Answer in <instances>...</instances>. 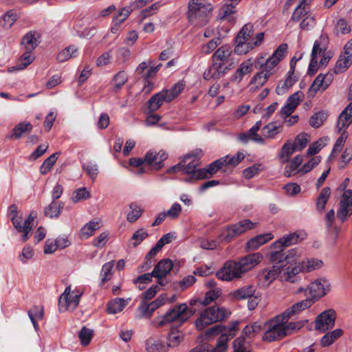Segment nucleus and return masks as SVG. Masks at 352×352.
Masks as SVG:
<instances>
[{
    "label": "nucleus",
    "instance_id": "nucleus-48",
    "mask_svg": "<svg viewBox=\"0 0 352 352\" xmlns=\"http://www.w3.org/2000/svg\"><path fill=\"white\" fill-rule=\"evenodd\" d=\"M327 118V113L323 111L314 113L309 120L310 125L314 128L320 127Z\"/></svg>",
    "mask_w": 352,
    "mask_h": 352
},
{
    "label": "nucleus",
    "instance_id": "nucleus-18",
    "mask_svg": "<svg viewBox=\"0 0 352 352\" xmlns=\"http://www.w3.org/2000/svg\"><path fill=\"white\" fill-rule=\"evenodd\" d=\"M164 102H170V98L166 95V93L162 91L154 94L147 102L148 112L153 113L157 111Z\"/></svg>",
    "mask_w": 352,
    "mask_h": 352
},
{
    "label": "nucleus",
    "instance_id": "nucleus-22",
    "mask_svg": "<svg viewBox=\"0 0 352 352\" xmlns=\"http://www.w3.org/2000/svg\"><path fill=\"white\" fill-rule=\"evenodd\" d=\"M32 129L33 126L30 122H21L13 128L12 134L7 138L19 140L23 135L30 133Z\"/></svg>",
    "mask_w": 352,
    "mask_h": 352
},
{
    "label": "nucleus",
    "instance_id": "nucleus-35",
    "mask_svg": "<svg viewBox=\"0 0 352 352\" xmlns=\"http://www.w3.org/2000/svg\"><path fill=\"white\" fill-rule=\"evenodd\" d=\"M253 33L254 30L252 24L247 23L242 28V29L238 33L237 36L235 38V42L245 43L253 36Z\"/></svg>",
    "mask_w": 352,
    "mask_h": 352
},
{
    "label": "nucleus",
    "instance_id": "nucleus-14",
    "mask_svg": "<svg viewBox=\"0 0 352 352\" xmlns=\"http://www.w3.org/2000/svg\"><path fill=\"white\" fill-rule=\"evenodd\" d=\"M226 159L221 157L219 160L214 161L212 163H211L204 168L197 169V179L209 178L210 177L215 174L218 170L222 169L223 167L226 166Z\"/></svg>",
    "mask_w": 352,
    "mask_h": 352
},
{
    "label": "nucleus",
    "instance_id": "nucleus-28",
    "mask_svg": "<svg viewBox=\"0 0 352 352\" xmlns=\"http://www.w3.org/2000/svg\"><path fill=\"white\" fill-rule=\"evenodd\" d=\"M146 350L147 352H166L168 346L161 340L151 338L146 341Z\"/></svg>",
    "mask_w": 352,
    "mask_h": 352
},
{
    "label": "nucleus",
    "instance_id": "nucleus-8",
    "mask_svg": "<svg viewBox=\"0 0 352 352\" xmlns=\"http://www.w3.org/2000/svg\"><path fill=\"white\" fill-rule=\"evenodd\" d=\"M336 318V311L333 309H328L318 315L315 320V328L322 332L332 329L335 325Z\"/></svg>",
    "mask_w": 352,
    "mask_h": 352
},
{
    "label": "nucleus",
    "instance_id": "nucleus-21",
    "mask_svg": "<svg viewBox=\"0 0 352 352\" xmlns=\"http://www.w3.org/2000/svg\"><path fill=\"white\" fill-rule=\"evenodd\" d=\"M173 267V261L169 258L160 261L153 269L155 278H165Z\"/></svg>",
    "mask_w": 352,
    "mask_h": 352
},
{
    "label": "nucleus",
    "instance_id": "nucleus-13",
    "mask_svg": "<svg viewBox=\"0 0 352 352\" xmlns=\"http://www.w3.org/2000/svg\"><path fill=\"white\" fill-rule=\"evenodd\" d=\"M348 99L351 102L342 111L338 118L336 126L338 132H340L343 128L348 127L352 123V84L349 87Z\"/></svg>",
    "mask_w": 352,
    "mask_h": 352
},
{
    "label": "nucleus",
    "instance_id": "nucleus-36",
    "mask_svg": "<svg viewBox=\"0 0 352 352\" xmlns=\"http://www.w3.org/2000/svg\"><path fill=\"white\" fill-rule=\"evenodd\" d=\"M282 272V265H273L270 270H263L259 276L263 277L265 280L272 282L278 276L281 277Z\"/></svg>",
    "mask_w": 352,
    "mask_h": 352
},
{
    "label": "nucleus",
    "instance_id": "nucleus-60",
    "mask_svg": "<svg viewBox=\"0 0 352 352\" xmlns=\"http://www.w3.org/2000/svg\"><path fill=\"white\" fill-rule=\"evenodd\" d=\"M239 229L241 234L248 230H253L256 228L257 223H254L250 219H245L235 223Z\"/></svg>",
    "mask_w": 352,
    "mask_h": 352
},
{
    "label": "nucleus",
    "instance_id": "nucleus-57",
    "mask_svg": "<svg viewBox=\"0 0 352 352\" xmlns=\"http://www.w3.org/2000/svg\"><path fill=\"white\" fill-rule=\"evenodd\" d=\"M153 277H155V274H154L153 270L151 273H145L138 276L135 279H134L133 283L135 284H140L138 287L140 290H142L144 289V286H141L140 285L151 283Z\"/></svg>",
    "mask_w": 352,
    "mask_h": 352
},
{
    "label": "nucleus",
    "instance_id": "nucleus-7",
    "mask_svg": "<svg viewBox=\"0 0 352 352\" xmlns=\"http://www.w3.org/2000/svg\"><path fill=\"white\" fill-rule=\"evenodd\" d=\"M280 318H277V316L274 319L268 321V329L263 336V340L267 342H273L280 340L285 337V333L283 331L281 324L287 321H281Z\"/></svg>",
    "mask_w": 352,
    "mask_h": 352
},
{
    "label": "nucleus",
    "instance_id": "nucleus-2",
    "mask_svg": "<svg viewBox=\"0 0 352 352\" xmlns=\"http://www.w3.org/2000/svg\"><path fill=\"white\" fill-rule=\"evenodd\" d=\"M212 10V5L208 0H190L187 13L189 22L197 27L206 25Z\"/></svg>",
    "mask_w": 352,
    "mask_h": 352
},
{
    "label": "nucleus",
    "instance_id": "nucleus-44",
    "mask_svg": "<svg viewBox=\"0 0 352 352\" xmlns=\"http://www.w3.org/2000/svg\"><path fill=\"white\" fill-rule=\"evenodd\" d=\"M60 153L56 152L52 154L43 162L40 168V173L41 175H46L52 169Z\"/></svg>",
    "mask_w": 352,
    "mask_h": 352
},
{
    "label": "nucleus",
    "instance_id": "nucleus-41",
    "mask_svg": "<svg viewBox=\"0 0 352 352\" xmlns=\"http://www.w3.org/2000/svg\"><path fill=\"white\" fill-rule=\"evenodd\" d=\"M35 215L31 212L24 221L23 226L21 225V229L19 230V232H22V241H26L29 239V233L31 232L33 226V221L35 218Z\"/></svg>",
    "mask_w": 352,
    "mask_h": 352
},
{
    "label": "nucleus",
    "instance_id": "nucleus-43",
    "mask_svg": "<svg viewBox=\"0 0 352 352\" xmlns=\"http://www.w3.org/2000/svg\"><path fill=\"white\" fill-rule=\"evenodd\" d=\"M273 74V72H265L262 69L261 72L256 73L250 81V84H255L256 88H259L264 85L268 78Z\"/></svg>",
    "mask_w": 352,
    "mask_h": 352
},
{
    "label": "nucleus",
    "instance_id": "nucleus-61",
    "mask_svg": "<svg viewBox=\"0 0 352 352\" xmlns=\"http://www.w3.org/2000/svg\"><path fill=\"white\" fill-rule=\"evenodd\" d=\"M323 262L322 260L318 258H311L307 260L305 265H302L303 270L306 272H311L317 269H320L322 267Z\"/></svg>",
    "mask_w": 352,
    "mask_h": 352
},
{
    "label": "nucleus",
    "instance_id": "nucleus-4",
    "mask_svg": "<svg viewBox=\"0 0 352 352\" xmlns=\"http://www.w3.org/2000/svg\"><path fill=\"white\" fill-rule=\"evenodd\" d=\"M231 312L229 309L219 306L206 308L195 320V325L198 330H202L208 325L228 318Z\"/></svg>",
    "mask_w": 352,
    "mask_h": 352
},
{
    "label": "nucleus",
    "instance_id": "nucleus-59",
    "mask_svg": "<svg viewBox=\"0 0 352 352\" xmlns=\"http://www.w3.org/2000/svg\"><path fill=\"white\" fill-rule=\"evenodd\" d=\"M321 161L320 156H316L312 157L309 160V161L305 163L298 170V173H301L302 174L307 173L312 170L316 165H318Z\"/></svg>",
    "mask_w": 352,
    "mask_h": 352
},
{
    "label": "nucleus",
    "instance_id": "nucleus-10",
    "mask_svg": "<svg viewBox=\"0 0 352 352\" xmlns=\"http://www.w3.org/2000/svg\"><path fill=\"white\" fill-rule=\"evenodd\" d=\"M168 153L163 150L158 152L154 150L148 151L144 156L146 165L158 170L164 166V161L168 158Z\"/></svg>",
    "mask_w": 352,
    "mask_h": 352
},
{
    "label": "nucleus",
    "instance_id": "nucleus-31",
    "mask_svg": "<svg viewBox=\"0 0 352 352\" xmlns=\"http://www.w3.org/2000/svg\"><path fill=\"white\" fill-rule=\"evenodd\" d=\"M126 305L127 302L124 298H116L108 302L107 305V311L109 314H115L122 311Z\"/></svg>",
    "mask_w": 352,
    "mask_h": 352
},
{
    "label": "nucleus",
    "instance_id": "nucleus-1",
    "mask_svg": "<svg viewBox=\"0 0 352 352\" xmlns=\"http://www.w3.org/2000/svg\"><path fill=\"white\" fill-rule=\"evenodd\" d=\"M263 259L260 253L248 254L238 261H227L224 266L216 273L217 277L222 280L230 281L239 278L241 275L258 265Z\"/></svg>",
    "mask_w": 352,
    "mask_h": 352
},
{
    "label": "nucleus",
    "instance_id": "nucleus-56",
    "mask_svg": "<svg viewBox=\"0 0 352 352\" xmlns=\"http://www.w3.org/2000/svg\"><path fill=\"white\" fill-rule=\"evenodd\" d=\"M131 211L127 214L126 219L130 223L135 222L142 214V210L135 203L130 204Z\"/></svg>",
    "mask_w": 352,
    "mask_h": 352
},
{
    "label": "nucleus",
    "instance_id": "nucleus-5",
    "mask_svg": "<svg viewBox=\"0 0 352 352\" xmlns=\"http://www.w3.org/2000/svg\"><path fill=\"white\" fill-rule=\"evenodd\" d=\"M229 298L232 300H243L248 299V307L253 310L261 301V294L256 292V287L253 285H244L237 289L231 292L228 294Z\"/></svg>",
    "mask_w": 352,
    "mask_h": 352
},
{
    "label": "nucleus",
    "instance_id": "nucleus-26",
    "mask_svg": "<svg viewBox=\"0 0 352 352\" xmlns=\"http://www.w3.org/2000/svg\"><path fill=\"white\" fill-rule=\"evenodd\" d=\"M296 146H294L291 140H287L282 146L279 153V159L282 164H285L289 161L290 157L296 151Z\"/></svg>",
    "mask_w": 352,
    "mask_h": 352
},
{
    "label": "nucleus",
    "instance_id": "nucleus-50",
    "mask_svg": "<svg viewBox=\"0 0 352 352\" xmlns=\"http://www.w3.org/2000/svg\"><path fill=\"white\" fill-rule=\"evenodd\" d=\"M185 85L182 82H178L175 84L174 86L170 89L162 90L163 93H166V95L170 98V102H171L175 98L184 90Z\"/></svg>",
    "mask_w": 352,
    "mask_h": 352
},
{
    "label": "nucleus",
    "instance_id": "nucleus-46",
    "mask_svg": "<svg viewBox=\"0 0 352 352\" xmlns=\"http://www.w3.org/2000/svg\"><path fill=\"white\" fill-rule=\"evenodd\" d=\"M100 227V223L99 221H92L85 225L80 230L81 236L85 238L94 234L96 230H98Z\"/></svg>",
    "mask_w": 352,
    "mask_h": 352
},
{
    "label": "nucleus",
    "instance_id": "nucleus-52",
    "mask_svg": "<svg viewBox=\"0 0 352 352\" xmlns=\"http://www.w3.org/2000/svg\"><path fill=\"white\" fill-rule=\"evenodd\" d=\"M77 52V48L74 46H69L62 50L57 55V60L59 62H64L70 58L75 56L74 54Z\"/></svg>",
    "mask_w": 352,
    "mask_h": 352
},
{
    "label": "nucleus",
    "instance_id": "nucleus-29",
    "mask_svg": "<svg viewBox=\"0 0 352 352\" xmlns=\"http://www.w3.org/2000/svg\"><path fill=\"white\" fill-rule=\"evenodd\" d=\"M278 248L279 250L273 251L270 254V261L274 263V265H282V268H283L287 265V264H286V258L287 256H285L284 248Z\"/></svg>",
    "mask_w": 352,
    "mask_h": 352
},
{
    "label": "nucleus",
    "instance_id": "nucleus-39",
    "mask_svg": "<svg viewBox=\"0 0 352 352\" xmlns=\"http://www.w3.org/2000/svg\"><path fill=\"white\" fill-rule=\"evenodd\" d=\"M63 208V204L54 200L47 206L44 210V214L50 218H57L59 217Z\"/></svg>",
    "mask_w": 352,
    "mask_h": 352
},
{
    "label": "nucleus",
    "instance_id": "nucleus-58",
    "mask_svg": "<svg viewBox=\"0 0 352 352\" xmlns=\"http://www.w3.org/2000/svg\"><path fill=\"white\" fill-rule=\"evenodd\" d=\"M220 289H210L206 293L204 300H202V305L206 306L216 300L221 294Z\"/></svg>",
    "mask_w": 352,
    "mask_h": 352
},
{
    "label": "nucleus",
    "instance_id": "nucleus-27",
    "mask_svg": "<svg viewBox=\"0 0 352 352\" xmlns=\"http://www.w3.org/2000/svg\"><path fill=\"white\" fill-rule=\"evenodd\" d=\"M240 235H241V233L236 225L234 223L227 226L226 229L219 235V238L222 241L228 243L235 237Z\"/></svg>",
    "mask_w": 352,
    "mask_h": 352
},
{
    "label": "nucleus",
    "instance_id": "nucleus-3",
    "mask_svg": "<svg viewBox=\"0 0 352 352\" xmlns=\"http://www.w3.org/2000/svg\"><path fill=\"white\" fill-rule=\"evenodd\" d=\"M195 309L188 307L186 303L175 305L162 317L156 319L155 325L163 327L166 323L175 322L179 326L183 324L195 313Z\"/></svg>",
    "mask_w": 352,
    "mask_h": 352
},
{
    "label": "nucleus",
    "instance_id": "nucleus-62",
    "mask_svg": "<svg viewBox=\"0 0 352 352\" xmlns=\"http://www.w3.org/2000/svg\"><path fill=\"white\" fill-rule=\"evenodd\" d=\"M351 32V28L348 26L346 21L344 19H340L338 20L336 25L334 28V32L336 35L340 33L342 34H348Z\"/></svg>",
    "mask_w": 352,
    "mask_h": 352
},
{
    "label": "nucleus",
    "instance_id": "nucleus-37",
    "mask_svg": "<svg viewBox=\"0 0 352 352\" xmlns=\"http://www.w3.org/2000/svg\"><path fill=\"white\" fill-rule=\"evenodd\" d=\"M31 52L27 51L21 56L18 63L14 67L8 69L9 72L21 70L26 68L34 60V57L30 54Z\"/></svg>",
    "mask_w": 352,
    "mask_h": 352
},
{
    "label": "nucleus",
    "instance_id": "nucleus-20",
    "mask_svg": "<svg viewBox=\"0 0 352 352\" xmlns=\"http://www.w3.org/2000/svg\"><path fill=\"white\" fill-rule=\"evenodd\" d=\"M272 239L273 235L270 232L257 235L247 242L245 248L248 251L256 250Z\"/></svg>",
    "mask_w": 352,
    "mask_h": 352
},
{
    "label": "nucleus",
    "instance_id": "nucleus-47",
    "mask_svg": "<svg viewBox=\"0 0 352 352\" xmlns=\"http://www.w3.org/2000/svg\"><path fill=\"white\" fill-rule=\"evenodd\" d=\"M281 125L277 126L274 122H270L262 129L263 135L267 138H272L281 131Z\"/></svg>",
    "mask_w": 352,
    "mask_h": 352
},
{
    "label": "nucleus",
    "instance_id": "nucleus-45",
    "mask_svg": "<svg viewBox=\"0 0 352 352\" xmlns=\"http://www.w3.org/2000/svg\"><path fill=\"white\" fill-rule=\"evenodd\" d=\"M261 329L262 326L261 324L258 322H254L252 324L245 327L242 331V334L241 336H243L245 339V338H251L260 333Z\"/></svg>",
    "mask_w": 352,
    "mask_h": 352
},
{
    "label": "nucleus",
    "instance_id": "nucleus-40",
    "mask_svg": "<svg viewBox=\"0 0 352 352\" xmlns=\"http://www.w3.org/2000/svg\"><path fill=\"white\" fill-rule=\"evenodd\" d=\"M293 75L294 74H290V73H288V76L285 80L283 82H279L276 88V93L278 95L285 94L287 91L296 82L297 80L296 78L293 77Z\"/></svg>",
    "mask_w": 352,
    "mask_h": 352
},
{
    "label": "nucleus",
    "instance_id": "nucleus-54",
    "mask_svg": "<svg viewBox=\"0 0 352 352\" xmlns=\"http://www.w3.org/2000/svg\"><path fill=\"white\" fill-rule=\"evenodd\" d=\"M229 325H222V324H217L209 329H208L205 331V336L207 338H210L212 336H217L220 333H223L228 331Z\"/></svg>",
    "mask_w": 352,
    "mask_h": 352
},
{
    "label": "nucleus",
    "instance_id": "nucleus-49",
    "mask_svg": "<svg viewBox=\"0 0 352 352\" xmlns=\"http://www.w3.org/2000/svg\"><path fill=\"white\" fill-rule=\"evenodd\" d=\"M231 54V51L226 46H222L217 49L213 54L214 60H220L221 62L227 63L228 57Z\"/></svg>",
    "mask_w": 352,
    "mask_h": 352
},
{
    "label": "nucleus",
    "instance_id": "nucleus-9",
    "mask_svg": "<svg viewBox=\"0 0 352 352\" xmlns=\"http://www.w3.org/2000/svg\"><path fill=\"white\" fill-rule=\"evenodd\" d=\"M352 64V42L349 41L344 47V52L340 54L333 68L334 74H341Z\"/></svg>",
    "mask_w": 352,
    "mask_h": 352
},
{
    "label": "nucleus",
    "instance_id": "nucleus-17",
    "mask_svg": "<svg viewBox=\"0 0 352 352\" xmlns=\"http://www.w3.org/2000/svg\"><path fill=\"white\" fill-rule=\"evenodd\" d=\"M305 292L307 298L312 299L314 302L326 294L324 285L320 280L310 283Z\"/></svg>",
    "mask_w": 352,
    "mask_h": 352
},
{
    "label": "nucleus",
    "instance_id": "nucleus-25",
    "mask_svg": "<svg viewBox=\"0 0 352 352\" xmlns=\"http://www.w3.org/2000/svg\"><path fill=\"white\" fill-rule=\"evenodd\" d=\"M184 340V333L177 328L171 329L166 338V345L168 348L177 346Z\"/></svg>",
    "mask_w": 352,
    "mask_h": 352
},
{
    "label": "nucleus",
    "instance_id": "nucleus-42",
    "mask_svg": "<svg viewBox=\"0 0 352 352\" xmlns=\"http://www.w3.org/2000/svg\"><path fill=\"white\" fill-rule=\"evenodd\" d=\"M311 0H302L298 6L295 9L291 19L293 21H298L302 16L307 14L309 9L306 7Z\"/></svg>",
    "mask_w": 352,
    "mask_h": 352
},
{
    "label": "nucleus",
    "instance_id": "nucleus-11",
    "mask_svg": "<svg viewBox=\"0 0 352 352\" xmlns=\"http://www.w3.org/2000/svg\"><path fill=\"white\" fill-rule=\"evenodd\" d=\"M313 304L314 300L307 298L305 300L298 302L287 308L282 314L277 316V318H280L281 321H287L292 316L310 307Z\"/></svg>",
    "mask_w": 352,
    "mask_h": 352
},
{
    "label": "nucleus",
    "instance_id": "nucleus-16",
    "mask_svg": "<svg viewBox=\"0 0 352 352\" xmlns=\"http://www.w3.org/2000/svg\"><path fill=\"white\" fill-rule=\"evenodd\" d=\"M305 234L300 232H295L290 234L284 236L272 244L274 248H287L291 245L296 244L301 241L305 236Z\"/></svg>",
    "mask_w": 352,
    "mask_h": 352
},
{
    "label": "nucleus",
    "instance_id": "nucleus-64",
    "mask_svg": "<svg viewBox=\"0 0 352 352\" xmlns=\"http://www.w3.org/2000/svg\"><path fill=\"white\" fill-rule=\"evenodd\" d=\"M307 137L308 135L305 133H300L296 137L295 141L292 144H294V146H296L297 151H302L306 147L308 143Z\"/></svg>",
    "mask_w": 352,
    "mask_h": 352
},
{
    "label": "nucleus",
    "instance_id": "nucleus-12",
    "mask_svg": "<svg viewBox=\"0 0 352 352\" xmlns=\"http://www.w3.org/2000/svg\"><path fill=\"white\" fill-rule=\"evenodd\" d=\"M333 79V76L331 73L328 72L326 74H320L309 87V94L314 96L318 91H324L331 85Z\"/></svg>",
    "mask_w": 352,
    "mask_h": 352
},
{
    "label": "nucleus",
    "instance_id": "nucleus-6",
    "mask_svg": "<svg viewBox=\"0 0 352 352\" xmlns=\"http://www.w3.org/2000/svg\"><path fill=\"white\" fill-rule=\"evenodd\" d=\"M239 320L230 322L228 331L221 334L219 337L215 346L211 347L209 352H225L228 348L227 342L232 339L236 334L239 325Z\"/></svg>",
    "mask_w": 352,
    "mask_h": 352
},
{
    "label": "nucleus",
    "instance_id": "nucleus-55",
    "mask_svg": "<svg viewBox=\"0 0 352 352\" xmlns=\"http://www.w3.org/2000/svg\"><path fill=\"white\" fill-rule=\"evenodd\" d=\"M352 214V207L349 206L348 204H340V208L337 212V217L342 222L345 221Z\"/></svg>",
    "mask_w": 352,
    "mask_h": 352
},
{
    "label": "nucleus",
    "instance_id": "nucleus-32",
    "mask_svg": "<svg viewBox=\"0 0 352 352\" xmlns=\"http://www.w3.org/2000/svg\"><path fill=\"white\" fill-rule=\"evenodd\" d=\"M236 5L232 2L225 3L219 10V15L220 18L230 22L232 21L234 19V14L236 12Z\"/></svg>",
    "mask_w": 352,
    "mask_h": 352
},
{
    "label": "nucleus",
    "instance_id": "nucleus-23",
    "mask_svg": "<svg viewBox=\"0 0 352 352\" xmlns=\"http://www.w3.org/2000/svg\"><path fill=\"white\" fill-rule=\"evenodd\" d=\"M39 38L38 32L30 31L23 37L21 43L25 46L27 51L32 52L38 46Z\"/></svg>",
    "mask_w": 352,
    "mask_h": 352
},
{
    "label": "nucleus",
    "instance_id": "nucleus-53",
    "mask_svg": "<svg viewBox=\"0 0 352 352\" xmlns=\"http://www.w3.org/2000/svg\"><path fill=\"white\" fill-rule=\"evenodd\" d=\"M148 236V234L144 228H140L135 231L131 239V240L134 241L132 243L133 247L136 248Z\"/></svg>",
    "mask_w": 352,
    "mask_h": 352
},
{
    "label": "nucleus",
    "instance_id": "nucleus-63",
    "mask_svg": "<svg viewBox=\"0 0 352 352\" xmlns=\"http://www.w3.org/2000/svg\"><path fill=\"white\" fill-rule=\"evenodd\" d=\"M196 281V278L192 275H188L185 276L179 282L174 283L175 287L179 286L180 289L184 291L188 287L192 285Z\"/></svg>",
    "mask_w": 352,
    "mask_h": 352
},
{
    "label": "nucleus",
    "instance_id": "nucleus-33",
    "mask_svg": "<svg viewBox=\"0 0 352 352\" xmlns=\"http://www.w3.org/2000/svg\"><path fill=\"white\" fill-rule=\"evenodd\" d=\"M127 80L126 74L124 71L119 72L112 80L110 91L113 93L118 92Z\"/></svg>",
    "mask_w": 352,
    "mask_h": 352
},
{
    "label": "nucleus",
    "instance_id": "nucleus-51",
    "mask_svg": "<svg viewBox=\"0 0 352 352\" xmlns=\"http://www.w3.org/2000/svg\"><path fill=\"white\" fill-rule=\"evenodd\" d=\"M94 336V331L86 327H83L78 333V338L80 340L82 345L87 346L90 343V341Z\"/></svg>",
    "mask_w": 352,
    "mask_h": 352
},
{
    "label": "nucleus",
    "instance_id": "nucleus-15",
    "mask_svg": "<svg viewBox=\"0 0 352 352\" xmlns=\"http://www.w3.org/2000/svg\"><path fill=\"white\" fill-rule=\"evenodd\" d=\"M182 162L184 164V166H182L183 173H191L192 175V177L197 179V170H196V167L199 164L197 152L192 151V153L186 155Z\"/></svg>",
    "mask_w": 352,
    "mask_h": 352
},
{
    "label": "nucleus",
    "instance_id": "nucleus-19",
    "mask_svg": "<svg viewBox=\"0 0 352 352\" xmlns=\"http://www.w3.org/2000/svg\"><path fill=\"white\" fill-rule=\"evenodd\" d=\"M303 270L302 265H291L287 267L282 268L281 280L285 281H289L290 283H295L298 280L297 275Z\"/></svg>",
    "mask_w": 352,
    "mask_h": 352
},
{
    "label": "nucleus",
    "instance_id": "nucleus-30",
    "mask_svg": "<svg viewBox=\"0 0 352 352\" xmlns=\"http://www.w3.org/2000/svg\"><path fill=\"white\" fill-rule=\"evenodd\" d=\"M331 195V189L329 187H324L320 191L316 199V210L318 212L322 213L324 209L325 206L329 199Z\"/></svg>",
    "mask_w": 352,
    "mask_h": 352
},
{
    "label": "nucleus",
    "instance_id": "nucleus-34",
    "mask_svg": "<svg viewBox=\"0 0 352 352\" xmlns=\"http://www.w3.org/2000/svg\"><path fill=\"white\" fill-rule=\"evenodd\" d=\"M343 330L336 329L333 331L327 333L320 340V344L322 346H329L331 345L337 339L342 336Z\"/></svg>",
    "mask_w": 352,
    "mask_h": 352
},
{
    "label": "nucleus",
    "instance_id": "nucleus-24",
    "mask_svg": "<svg viewBox=\"0 0 352 352\" xmlns=\"http://www.w3.org/2000/svg\"><path fill=\"white\" fill-rule=\"evenodd\" d=\"M252 64L250 60L242 63L231 77L232 82H240L243 77L252 72Z\"/></svg>",
    "mask_w": 352,
    "mask_h": 352
},
{
    "label": "nucleus",
    "instance_id": "nucleus-38",
    "mask_svg": "<svg viewBox=\"0 0 352 352\" xmlns=\"http://www.w3.org/2000/svg\"><path fill=\"white\" fill-rule=\"evenodd\" d=\"M8 215L14 227L19 232L21 229V223L22 221V214H19L18 206L16 204H12L8 208Z\"/></svg>",
    "mask_w": 352,
    "mask_h": 352
}]
</instances>
